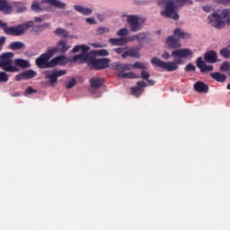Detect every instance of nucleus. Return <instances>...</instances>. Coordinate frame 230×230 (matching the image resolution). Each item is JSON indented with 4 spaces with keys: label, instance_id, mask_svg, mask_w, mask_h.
<instances>
[{
    "label": "nucleus",
    "instance_id": "obj_1",
    "mask_svg": "<svg viewBox=\"0 0 230 230\" xmlns=\"http://www.w3.org/2000/svg\"><path fill=\"white\" fill-rule=\"evenodd\" d=\"M89 49H91L86 45H77L74 47L71 53H78V51H82V53L74 56L71 62L88 64L89 67H91V69H94V71L107 69L111 64V59L108 58H95L89 52H87Z\"/></svg>",
    "mask_w": 230,
    "mask_h": 230
},
{
    "label": "nucleus",
    "instance_id": "obj_2",
    "mask_svg": "<svg viewBox=\"0 0 230 230\" xmlns=\"http://www.w3.org/2000/svg\"><path fill=\"white\" fill-rule=\"evenodd\" d=\"M191 55H193L191 49H180L172 52V57H178V59H175L174 61L164 62L159 58H153L151 59V64L153 66H156V67H161V69H164V71H167L168 73H172L179 69V66L182 64L181 58H188V57H191Z\"/></svg>",
    "mask_w": 230,
    "mask_h": 230
},
{
    "label": "nucleus",
    "instance_id": "obj_3",
    "mask_svg": "<svg viewBox=\"0 0 230 230\" xmlns=\"http://www.w3.org/2000/svg\"><path fill=\"white\" fill-rule=\"evenodd\" d=\"M185 4H193V2L191 0H158L157 2L160 8L164 6V10L161 11V15L167 19H173V21L179 20L177 10Z\"/></svg>",
    "mask_w": 230,
    "mask_h": 230
},
{
    "label": "nucleus",
    "instance_id": "obj_4",
    "mask_svg": "<svg viewBox=\"0 0 230 230\" xmlns=\"http://www.w3.org/2000/svg\"><path fill=\"white\" fill-rule=\"evenodd\" d=\"M33 21H29L16 26L9 27L8 23L0 21V28H2L6 35H13V37H21L24 35L30 28H33Z\"/></svg>",
    "mask_w": 230,
    "mask_h": 230
},
{
    "label": "nucleus",
    "instance_id": "obj_5",
    "mask_svg": "<svg viewBox=\"0 0 230 230\" xmlns=\"http://www.w3.org/2000/svg\"><path fill=\"white\" fill-rule=\"evenodd\" d=\"M13 53L6 52L4 53L0 58V67L6 73H17L19 68L13 66Z\"/></svg>",
    "mask_w": 230,
    "mask_h": 230
},
{
    "label": "nucleus",
    "instance_id": "obj_6",
    "mask_svg": "<svg viewBox=\"0 0 230 230\" xmlns=\"http://www.w3.org/2000/svg\"><path fill=\"white\" fill-rule=\"evenodd\" d=\"M51 6L58 7V0H42L40 4L33 2L31 8L32 12L40 13V12H51Z\"/></svg>",
    "mask_w": 230,
    "mask_h": 230
},
{
    "label": "nucleus",
    "instance_id": "obj_7",
    "mask_svg": "<svg viewBox=\"0 0 230 230\" xmlns=\"http://www.w3.org/2000/svg\"><path fill=\"white\" fill-rule=\"evenodd\" d=\"M58 52V47H55L53 49H49L44 54H41L38 58L35 60V64L37 67L40 69H48V61L52 58L55 53Z\"/></svg>",
    "mask_w": 230,
    "mask_h": 230
},
{
    "label": "nucleus",
    "instance_id": "obj_8",
    "mask_svg": "<svg viewBox=\"0 0 230 230\" xmlns=\"http://www.w3.org/2000/svg\"><path fill=\"white\" fill-rule=\"evenodd\" d=\"M208 22L213 28H217V30H221V28L226 26V22H224L220 11H216L210 14L208 16Z\"/></svg>",
    "mask_w": 230,
    "mask_h": 230
},
{
    "label": "nucleus",
    "instance_id": "obj_9",
    "mask_svg": "<svg viewBox=\"0 0 230 230\" xmlns=\"http://www.w3.org/2000/svg\"><path fill=\"white\" fill-rule=\"evenodd\" d=\"M127 21L129 24V28L131 31H139L141 30V23H139V17L137 15H127Z\"/></svg>",
    "mask_w": 230,
    "mask_h": 230
},
{
    "label": "nucleus",
    "instance_id": "obj_10",
    "mask_svg": "<svg viewBox=\"0 0 230 230\" xmlns=\"http://www.w3.org/2000/svg\"><path fill=\"white\" fill-rule=\"evenodd\" d=\"M45 80H49V85H55L58 80V69H54L53 71H45Z\"/></svg>",
    "mask_w": 230,
    "mask_h": 230
},
{
    "label": "nucleus",
    "instance_id": "obj_11",
    "mask_svg": "<svg viewBox=\"0 0 230 230\" xmlns=\"http://www.w3.org/2000/svg\"><path fill=\"white\" fill-rule=\"evenodd\" d=\"M196 66L199 69L200 73H206L209 71H213V66L212 65H206V62L202 59V57H199L196 60Z\"/></svg>",
    "mask_w": 230,
    "mask_h": 230
},
{
    "label": "nucleus",
    "instance_id": "obj_12",
    "mask_svg": "<svg viewBox=\"0 0 230 230\" xmlns=\"http://www.w3.org/2000/svg\"><path fill=\"white\" fill-rule=\"evenodd\" d=\"M165 43L167 45V48H169V49H177L181 48L180 40L175 38L174 36H169Z\"/></svg>",
    "mask_w": 230,
    "mask_h": 230
},
{
    "label": "nucleus",
    "instance_id": "obj_13",
    "mask_svg": "<svg viewBox=\"0 0 230 230\" xmlns=\"http://www.w3.org/2000/svg\"><path fill=\"white\" fill-rule=\"evenodd\" d=\"M0 12L5 15H8L13 12V7H12V4L8 3V1L0 0Z\"/></svg>",
    "mask_w": 230,
    "mask_h": 230
},
{
    "label": "nucleus",
    "instance_id": "obj_14",
    "mask_svg": "<svg viewBox=\"0 0 230 230\" xmlns=\"http://www.w3.org/2000/svg\"><path fill=\"white\" fill-rule=\"evenodd\" d=\"M148 84L145 81H138L137 86L131 88L132 94L135 96H141L143 93V87H146Z\"/></svg>",
    "mask_w": 230,
    "mask_h": 230
},
{
    "label": "nucleus",
    "instance_id": "obj_15",
    "mask_svg": "<svg viewBox=\"0 0 230 230\" xmlns=\"http://www.w3.org/2000/svg\"><path fill=\"white\" fill-rule=\"evenodd\" d=\"M217 58H218V56L215 50L207 51L204 55V60L205 62H208V64H215Z\"/></svg>",
    "mask_w": 230,
    "mask_h": 230
},
{
    "label": "nucleus",
    "instance_id": "obj_16",
    "mask_svg": "<svg viewBox=\"0 0 230 230\" xmlns=\"http://www.w3.org/2000/svg\"><path fill=\"white\" fill-rule=\"evenodd\" d=\"M108 42L111 44V46H125V44L128 43V39L127 38H111Z\"/></svg>",
    "mask_w": 230,
    "mask_h": 230
},
{
    "label": "nucleus",
    "instance_id": "obj_17",
    "mask_svg": "<svg viewBox=\"0 0 230 230\" xmlns=\"http://www.w3.org/2000/svg\"><path fill=\"white\" fill-rule=\"evenodd\" d=\"M194 89L197 91V93H208L209 86L204 82L198 81L194 84Z\"/></svg>",
    "mask_w": 230,
    "mask_h": 230
},
{
    "label": "nucleus",
    "instance_id": "obj_18",
    "mask_svg": "<svg viewBox=\"0 0 230 230\" xmlns=\"http://www.w3.org/2000/svg\"><path fill=\"white\" fill-rule=\"evenodd\" d=\"M103 84H105V79H103L102 77H93V78L90 79V84L94 89H99V87H102V85H103Z\"/></svg>",
    "mask_w": 230,
    "mask_h": 230
},
{
    "label": "nucleus",
    "instance_id": "obj_19",
    "mask_svg": "<svg viewBox=\"0 0 230 230\" xmlns=\"http://www.w3.org/2000/svg\"><path fill=\"white\" fill-rule=\"evenodd\" d=\"M210 76L213 80H216V82H219L220 84H224V82L227 80V75L220 74V72L210 73Z\"/></svg>",
    "mask_w": 230,
    "mask_h": 230
},
{
    "label": "nucleus",
    "instance_id": "obj_20",
    "mask_svg": "<svg viewBox=\"0 0 230 230\" xmlns=\"http://www.w3.org/2000/svg\"><path fill=\"white\" fill-rule=\"evenodd\" d=\"M173 35H174V37H177L176 39H190V37H191V34L185 32L184 31L179 29V28H176L173 31Z\"/></svg>",
    "mask_w": 230,
    "mask_h": 230
},
{
    "label": "nucleus",
    "instance_id": "obj_21",
    "mask_svg": "<svg viewBox=\"0 0 230 230\" xmlns=\"http://www.w3.org/2000/svg\"><path fill=\"white\" fill-rule=\"evenodd\" d=\"M74 8L76 12H79V13H82L83 15H91V13H93V10L87 7L75 5Z\"/></svg>",
    "mask_w": 230,
    "mask_h": 230
},
{
    "label": "nucleus",
    "instance_id": "obj_22",
    "mask_svg": "<svg viewBox=\"0 0 230 230\" xmlns=\"http://www.w3.org/2000/svg\"><path fill=\"white\" fill-rule=\"evenodd\" d=\"M121 57L123 58H127L128 57H131L132 58H139V53H137V51L136 49H129L128 51H125Z\"/></svg>",
    "mask_w": 230,
    "mask_h": 230
},
{
    "label": "nucleus",
    "instance_id": "obj_23",
    "mask_svg": "<svg viewBox=\"0 0 230 230\" xmlns=\"http://www.w3.org/2000/svg\"><path fill=\"white\" fill-rule=\"evenodd\" d=\"M13 8L16 10L17 13H22V12H26V5L22 2H13Z\"/></svg>",
    "mask_w": 230,
    "mask_h": 230
},
{
    "label": "nucleus",
    "instance_id": "obj_24",
    "mask_svg": "<svg viewBox=\"0 0 230 230\" xmlns=\"http://www.w3.org/2000/svg\"><path fill=\"white\" fill-rule=\"evenodd\" d=\"M71 46L67 45V40H60L58 42V52L59 53H66L70 49Z\"/></svg>",
    "mask_w": 230,
    "mask_h": 230
},
{
    "label": "nucleus",
    "instance_id": "obj_25",
    "mask_svg": "<svg viewBox=\"0 0 230 230\" xmlns=\"http://www.w3.org/2000/svg\"><path fill=\"white\" fill-rule=\"evenodd\" d=\"M15 66L21 67L22 69H26L30 67V61L24 59H14Z\"/></svg>",
    "mask_w": 230,
    "mask_h": 230
},
{
    "label": "nucleus",
    "instance_id": "obj_26",
    "mask_svg": "<svg viewBox=\"0 0 230 230\" xmlns=\"http://www.w3.org/2000/svg\"><path fill=\"white\" fill-rule=\"evenodd\" d=\"M22 75L25 80H31V78H35V76H37V72L35 70L30 69L22 72Z\"/></svg>",
    "mask_w": 230,
    "mask_h": 230
},
{
    "label": "nucleus",
    "instance_id": "obj_27",
    "mask_svg": "<svg viewBox=\"0 0 230 230\" xmlns=\"http://www.w3.org/2000/svg\"><path fill=\"white\" fill-rule=\"evenodd\" d=\"M219 12L221 13V17L223 18V21H226V22L230 24V9H223Z\"/></svg>",
    "mask_w": 230,
    "mask_h": 230
},
{
    "label": "nucleus",
    "instance_id": "obj_28",
    "mask_svg": "<svg viewBox=\"0 0 230 230\" xmlns=\"http://www.w3.org/2000/svg\"><path fill=\"white\" fill-rule=\"evenodd\" d=\"M9 46L13 51H17V49H22V48H24V44L22 41L12 42Z\"/></svg>",
    "mask_w": 230,
    "mask_h": 230
},
{
    "label": "nucleus",
    "instance_id": "obj_29",
    "mask_svg": "<svg viewBox=\"0 0 230 230\" xmlns=\"http://www.w3.org/2000/svg\"><path fill=\"white\" fill-rule=\"evenodd\" d=\"M117 76L118 78H136V74L134 72L118 73Z\"/></svg>",
    "mask_w": 230,
    "mask_h": 230
},
{
    "label": "nucleus",
    "instance_id": "obj_30",
    "mask_svg": "<svg viewBox=\"0 0 230 230\" xmlns=\"http://www.w3.org/2000/svg\"><path fill=\"white\" fill-rule=\"evenodd\" d=\"M58 66V57H56L55 58L49 60L47 63V69H49V67H57Z\"/></svg>",
    "mask_w": 230,
    "mask_h": 230
},
{
    "label": "nucleus",
    "instance_id": "obj_31",
    "mask_svg": "<svg viewBox=\"0 0 230 230\" xmlns=\"http://www.w3.org/2000/svg\"><path fill=\"white\" fill-rule=\"evenodd\" d=\"M220 55L223 58H230V50L227 48H223L220 49Z\"/></svg>",
    "mask_w": 230,
    "mask_h": 230
},
{
    "label": "nucleus",
    "instance_id": "obj_32",
    "mask_svg": "<svg viewBox=\"0 0 230 230\" xmlns=\"http://www.w3.org/2000/svg\"><path fill=\"white\" fill-rule=\"evenodd\" d=\"M73 60V59H71ZM67 58L66 56H58V65L59 66H64V64H67V62H73Z\"/></svg>",
    "mask_w": 230,
    "mask_h": 230
},
{
    "label": "nucleus",
    "instance_id": "obj_33",
    "mask_svg": "<svg viewBox=\"0 0 230 230\" xmlns=\"http://www.w3.org/2000/svg\"><path fill=\"white\" fill-rule=\"evenodd\" d=\"M10 80V77L8 76V74L6 72H0V83L4 84Z\"/></svg>",
    "mask_w": 230,
    "mask_h": 230
},
{
    "label": "nucleus",
    "instance_id": "obj_34",
    "mask_svg": "<svg viewBox=\"0 0 230 230\" xmlns=\"http://www.w3.org/2000/svg\"><path fill=\"white\" fill-rule=\"evenodd\" d=\"M136 38H137L138 44H141V42H143V40H145V39H146V33L140 32L136 35Z\"/></svg>",
    "mask_w": 230,
    "mask_h": 230
},
{
    "label": "nucleus",
    "instance_id": "obj_35",
    "mask_svg": "<svg viewBox=\"0 0 230 230\" xmlns=\"http://www.w3.org/2000/svg\"><path fill=\"white\" fill-rule=\"evenodd\" d=\"M133 67L135 69H146V65H145V63H141L139 61H137L133 64Z\"/></svg>",
    "mask_w": 230,
    "mask_h": 230
},
{
    "label": "nucleus",
    "instance_id": "obj_36",
    "mask_svg": "<svg viewBox=\"0 0 230 230\" xmlns=\"http://www.w3.org/2000/svg\"><path fill=\"white\" fill-rule=\"evenodd\" d=\"M95 55L98 57H109V51L107 49L96 50Z\"/></svg>",
    "mask_w": 230,
    "mask_h": 230
},
{
    "label": "nucleus",
    "instance_id": "obj_37",
    "mask_svg": "<svg viewBox=\"0 0 230 230\" xmlns=\"http://www.w3.org/2000/svg\"><path fill=\"white\" fill-rule=\"evenodd\" d=\"M76 84V79L72 78L66 84V89H73Z\"/></svg>",
    "mask_w": 230,
    "mask_h": 230
},
{
    "label": "nucleus",
    "instance_id": "obj_38",
    "mask_svg": "<svg viewBox=\"0 0 230 230\" xmlns=\"http://www.w3.org/2000/svg\"><path fill=\"white\" fill-rule=\"evenodd\" d=\"M118 37H127L128 35V31L127 29H120L117 31Z\"/></svg>",
    "mask_w": 230,
    "mask_h": 230
},
{
    "label": "nucleus",
    "instance_id": "obj_39",
    "mask_svg": "<svg viewBox=\"0 0 230 230\" xmlns=\"http://www.w3.org/2000/svg\"><path fill=\"white\" fill-rule=\"evenodd\" d=\"M98 35H103V33H109V28L107 27H100L97 29Z\"/></svg>",
    "mask_w": 230,
    "mask_h": 230
},
{
    "label": "nucleus",
    "instance_id": "obj_40",
    "mask_svg": "<svg viewBox=\"0 0 230 230\" xmlns=\"http://www.w3.org/2000/svg\"><path fill=\"white\" fill-rule=\"evenodd\" d=\"M58 35H61V37H64L65 39H67L69 37V32L64 29H58Z\"/></svg>",
    "mask_w": 230,
    "mask_h": 230
},
{
    "label": "nucleus",
    "instance_id": "obj_41",
    "mask_svg": "<svg viewBox=\"0 0 230 230\" xmlns=\"http://www.w3.org/2000/svg\"><path fill=\"white\" fill-rule=\"evenodd\" d=\"M230 63L229 62H224L220 66V71H229Z\"/></svg>",
    "mask_w": 230,
    "mask_h": 230
},
{
    "label": "nucleus",
    "instance_id": "obj_42",
    "mask_svg": "<svg viewBox=\"0 0 230 230\" xmlns=\"http://www.w3.org/2000/svg\"><path fill=\"white\" fill-rule=\"evenodd\" d=\"M141 78H143V80H148L150 78V73L143 70L141 72Z\"/></svg>",
    "mask_w": 230,
    "mask_h": 230
},
{
    "label": "nucleus",
    "instance_id": "obj_43",
    "mask_svg": "<svg viewBox=\"0 0 230 230\" xmlns=\"http://www.w3.org/2000/svg\"><path fill=\"white\" fill-rule=\"evenodd\" d=\"M197 69V67H195V66H193V64L189 63L186 66H185V71H195Z\"/></svg>",
    "mask_w": 230,
    "mask_h": 230
},
{
    "label": "nucleus",
    "instance_id": "obj_44",
    "mask_svg": "<svg viewBox=\"0 0 230 230\" xmlns=\"http://www.w3.org/2000/svg\"><path fill=\"white\" fill-rule=\"evenodd\" d=\"M46 26H48V23H45L43 25H37L34 27V31H42L44 28H46Z\"/></svg>",
    "mask_w": 230,
    "mask_h": 230
},
{
    "label": "nucleus",
    "instance_id": "obj_45",
    "mask_svg": "<svg viewBox=\"0 0 230 230\" xmlns=\"http://www.w3.org/2000/svg\"><path fill=\"white\" fill-rule=\"evenodd\" d=\"M33 93H37V90L33 89V87H31V86H29L25 90V94H33Z\"/></svg>",
    "mask_w": 230,
    "mask_h": 230
},
{
    "label": "nucleus",
    "instance_id": "obj_46",
    "mask_svg": "<svg viewBox=\"0 0 230 230\" xmlns=\"http://www.w3.org/2000/svg\"><path fill=\"white\" fill-rule=\"evenodd\" d=\"M115 70L118 71L119 73H125L123 70V64H117L115 66Z\"/></svg>",
    "mask_w": 230,
    "mask_h": 230
},
{
    "label": "nucleus",
    "instance_id": "obj_47",
    "mask_svg": "<svg viewBox=\"0 0 230 230\" xmlns=\"http://www.w3.org/2000/svg\"><path fill=\"white\" fill-rule=\"evenodd\" d=\"M125 49H126L125 48H117V49H114L113 51L117 53V55H121L124 53Z\"/></svg>",
    "mask_w": 230,
    "mask_h": 230
},
{
    "label": "nucleus",
    "instance_id": "obj_48",
    "mask_svg": "<svg viewBox=\"0 0 230 230\" xmlns=\"http://www.w3.org/2000/svg\"><path fill=\"white\" fill-rule=\"evenodd\" d=\"M133 65L132 64H123V71H130L132 69Z\"/></svg>",
    "mask_w": 230,
    "mask_h": 230
},
{
    "label": "nucleus",
    "instance_id": "obj_49",
    "mask_svg": "<svg viewBox=\"0 0 230 230\" xmlns=\"http://www.w3.org/2000/svg\"><path fill=\"white\" fill-rule=\"evenodd\" d=\"M6 42V37L2 36L0 38V51L3 49L4 44Z\"/></svg>",
    "mask_w": 230,
    "mask_h": 230
},
{
    "label": "nucleus",
    "instance_id": "obj_50",
    "mask_svg": "<svg viewBox=\"0 0 230 230\" xmlns=\"http://www.w3.org/2000/svg\"><path fill=\"white\" fill-rule=\"evenodd\" d=\"M162 58L164 60H169V58H172V56L167 51L164 52L162 55Z\"/></svg>",
    "mask_w": 230,
    "mask_h": 230
},
{
    "label": "nucleus",
    "instance_id": "obj_51",
    "mask_svg": "<svg viewBox=\"0 0 230 230\" xmlns=\"http://www.w3.org/2000/svg\"><path fill=\"white\" fill-rule=\"evenodd\" d=\"M217 4H229L230 0H215Z\"/></svg>",
    "mask_w": 230,
    "mask_h": 230
},
{
    "label": "nucleus",
    "instance_id": "obj_52",
    "mask_svg": "<svg viewBox=\"0 0 230 230\" xmlns=\"http://www.w3.org/2000/svg\"><path fill=\"white\" fill-rule=\"evenodd\" d=\"M15 80H16V82H21V80H25V79H24V75H23L22 73L17 75L15 76Z\"/></svg>",
    "mask_w": 230,
    "mask_h": 230
},
{
    "label": "nucleus",
    "instance_id": "obj_53",
    "mask_svg": "<svg viewBox=\"0 0 230 230\" xmlns=\"http://www.w3.org/2000/svg\"><path fill=\"white\" fill-rule=\"evenodd\" d=\"M86 22H88V24H96L94 18H86Z\"/></svg>",
    "mask_w": 230,
    "mask_h": 230
},
{
    "label": "nucleus",
    "instance_id": "obj_54",
    "mask_svg": "<svg viewBox=\"0 0 230 230\" xmlns=\"http://www.w3.org/2000/svg\"><path fill=\"white\" fill-rule=\"evenodd\" d=\"M58 8H61V9H64L66 8V3H63V2H58Z\"/></svg>",
    "mask_w": 230,
    "mask_h": 230
},
{
    "label": "nucleus",
    "instance_id": "obj_55",
    "mask_svg": "<svg viewBox=\"0 0 230 230\" xmlns=\"http://www.w3.org/2000/svg\"><path fill=\"white\" fill-rule=\"evenodd\" d=\"M128 40H129V42H132V41H134V40H137V38H136V35H133V36H130V37L128 38Z\"/></svg>",
    "mask_w": 230,
    "mask_h": 230
},
{
    "label": "nucleus",
    "instance_id": "obj_56",
    "mask_svg": "<svg viewBox=\"0 0 230 230\" xmlns=\"http://www.w3.org/2000/svg\"><path fill=\"white\" fill-rule=\"evenodd\" d=\"M66 73H67V71H66V70H59L58 71V76H63V75H66Z\"/></svg>",
    "mask_w": 230,
    "mask_h": 230
},
{
    "label": "nucleus",
    "instance_id": "obj_57",
    "mask_svg": "<svg viewBox=\"0 0 230 230\" xmlns=\"http://www.w3.org/2000/svg\"><path fill=\"white\" fill-rule=\"evenodd\" d=\"M35 22H42V18L40 17H35L34 18Z\"/></svg>",
    "mask_w": 230,
    "mask_h": 230
},
{
    "label": "nucleus",
    "instance_id": "obj_58",
    "mask_svg": "<svg viewBox=\"0 0 230 230\" xmlns=\"http://www.w3.org/2000/svg\"><path fill=\"white\" fill-rule=\"evenodd\" d=\"M146 81L149 85H154L155 84V82H154V80H152V79H147Z\"/></svg>",
    "mask_w": 230,
    "mask_h": 230
},
{
    "label": "nucleus",
    "instance_id": "obj_59",
    "mask_svg": "<svg viewBox=\"0 0 230 230\" xmlns=\"http://www.w3.org/2000/svg\"><path fill=\"white\" fill-rule=\"evenodd\" d=\"M203 10L205 12H209V10H211V8L209 6H203Z\"/></svg>",
    "mask_w": 230,
    "mask_h": 230
},
{
    "label": "nucleus",
    "instance_id": "obj_60",
    "mask_svg": "<svg viewBox=\"0 0 230 230\" xmlns=\"http://www.w3.org/2000/svg\"><path fill=\"white\" fill-rule=\"evenodd\" d=\"M12 96H13V98H15V97H17V96H21V94H19V93H13V94H12Z\"/></svg>",
    "mask_w": 230,
    "mask_h": 230
},
{
    "label": "nucleus",
    "instance_id": "obj_61",
    "mask_svg": "<svg viewBox=\"0 0 230 230\" xmlns=\"http://www.w3.org/2000/svg\"><path fill=\"white\" fill-rule=\"evenodd\" d=\"M55 34H56V35H58V29H56V30H55Z\"/></svg>",
    "mask_w": 230,
    "mask_h": 230
},
{
    "label": "nucleus",
    "instance_id": "obj_62",
    "mask_svg": "<svg viewBox=\"0 0 230 230\" xmlns=\"http://www.w3.org/2000/svg\"><path fill=\"white\" fill-rule=\"evenodd\" d=\"M226 89L230 91V84H227Z\"/></svg>",
    "mask_w": 230,
    "mask_h": 230
},
{
    "label": "nucleus",
    "instance_id": "obj_63",
    "mask_svg": "<svg viewBox=\"0 0 230 230\" xmlns=\"http://www.w3.org/2000/svg\"><path fill=\"white\" fill-rule=\"evenodd\" d=\"M228 76H230V72H229V74H228Z\"/></svg>",
    "mask_w": 230,
    "mask_h": 230
}]
</instances>
